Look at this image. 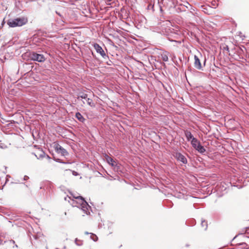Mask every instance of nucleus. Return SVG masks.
<instances>
[{
  "label": "nucleus",
  "instance_id": "1",
  "mask_svg": "<svg viewBox=\"0 0 249 249\" xmlns=\"http://www.w3.org/2000/svg\"><path fill=\"white\" fill-rule=\"evenodd\" d=\"M72 197L76 199H79L81 201L79 205H76L78 203L77 201L72 199L71 205L72 207H76L80 209L85 213L87 215L90 214V211L93 213L92 208L89 205L88 202L86 200L85 198L82 196L79 195L78 196H75L73 194H71Z\"/></svg>",
  "mask_w": 249,
  "mask_h": 249
},
{
  "label": "nucleus",
  "instance_id": "2",
  "mask_svg": "<svg viewBox=\"0 0 249 249\" xmlns=\"http://www.w3.org/2000/svg\"><path fill=\"white\" fill-rule=\"evenodd\" d=\"M28 19L24 17H18L15 18H10L8 20L7 23L10 27L14 28L21 27L26 24Z\"/></svg>",
  "mask_w": 249,
  "mask_h": 249
},
{
  "label": "nucleus",
  "instance_id": "3",
  "mask_svg": "<svg viewBox=\"0 0 249 249\" xmlns=\"http://www.w3.org/2000/svg\"><path fill=\"white\" fill-rule=\"evenodd\" d=\"M29 58L31 60L38 62H44L46 58L43 54L38 53L37 52H30L29 54Z\"/></svg>",
  "mask_w": 249,
  "mask_h": 249
},
{
  "label": "nucleus",
  "instance_id": "4",
  "mask_svg": "<svg viewBox=\"0 0 249 249\" xmlns=\"http://www.w3.org/2000/svg\"><path fill=\"white\" fill-rule=\"evenodd\" d=\"M235 55V59L237 60L241 58H244V53H248V50L244 46L238 47L234 49Z\"/></svg>",
  "mask_w": 249,
  "mask_h": 249
},
{
  "label": "nucleus",
  "instance_id": "5",
  "mask_svg": "<svg viewBox=\"0 0 249 249\" xmlns=\"http://www.w3.org/2000/svg\"><path fill=\"white\" fill-rule=\"evenodd\" d=\"M53 188L54 185L53 183L52 182L48 180L43 182L40 187V189L47 190L49 193V194H52L53 193Z\"/></svg>",
  "mask_w": 249,
  "mask_h": 249
},
{
  "label": "nucleus",
  "instance_id": "6",
  "mask_svg": "<svg viewBox=\"0 0 249 249\" xmlns=\"http://www.w3.org/2000/svg\"><path fill=\"white\" fill-rule=\"evenodd\" d=\"M53 148L57 153L60 154L62 156L65 157L69 155L68 152L58 142L53 143Z\"/></svg>",
  "mask_w": 249,
  "mask_h": 249
},
{
  "label": "nucleus",
  "instance_id": "7",
  "mask_svg": "<svg viewBox=\"0 0 249 249\" xmlns=\"http://www.w3.org/2000/svg\"><path fill=\"white\" fill-rule=\"evenodd\" d=\"M93 47L96 52L98 53H99L103 58L105 59L109 58L108 56L106 53L103 48L99 44L97 43H94L93 44Z\"/></svg>",
  "mask_w": 249,
  "mask_h": 249
},
{
  "label": "nucleus",
  "instance_id": "8",
  "mask_svg": "<svg viewBox=\"0 0 249 249\" xmlns=\"http://www.w3.org/2000/svg\"><path fill=\"white\" fill-rule=\"evenodd\" d=\"M173 156L178 161L181 162L184 164H186L187 163V159L181 153L179 152H176L174 153Z\"/></svg>",
  "mask_w": 249,
  "mask_h": 249
},
{
  "label": "nucleus",
  "instance_id": "9",
  "mask_svg": "<svg viewBox=\"0 0 249 249\" xmlns=\"http://www.w3.org/2000/svg\"><path fill=\"white\" fill-rule=\"evenodd\" d=\"M194 67L196 69L199 70H203V67L200 62V59L197 56L195 55L194 56Z\"/></svg>",
  "mask_w": 249,
  "mask_h": 249
},
{
  "label": "nucleus",
  "instance_id": "10",
  "mask_svg": "<svg viewBox=\"0 0 249 249\" xmlns=\"http://www.w3.org/2000/svg\"><path fill=\"white\" fill-rule=\"evenodd\" d=\"M104 160L106 161V162L111 165L112 167L114 165L115 163H116L117 161L114 160V159L111 157L107 155V154H105L104 155Z\"/></svg>",
  "mask_w": 249,
  "mask_h": 249
},
{
  "label": "nucleus",
  "instance_id": "11",
  "mask_svg": "<svg viewBox=\"0 0 249 249\" xmlns=\"http://www.w3.org/2000/svg\"><path fill=\"white\" fill-rule=\"evenodd\" d=\"M194 148L201 154H204L206 152V149L202 145L201 142L196 145Z\"/></svg>",
  "mask_w": 249,
  "mask_h": 249
},
{
  "label": "nucleus",
  "instance_id": "12",
  "mask_svg": "<svg viewBox=\"0 0 249 249\" xmlns=\"http://www.w3.org/2000/svg\"><path fill=\"white\" fill-rule=\"evenodd\" d=\"M75 117L81 123H84L86 121V119L79 112H76L75 114Z\"/></svg>",
  "mask_w": 249,
  "mask_h": 249
},
{
  "label": "nucleus",
  "instance_id": "13",
  "mask_svg": "<svg viewBox=\"0 0 249 249\" xmlns=\"http://www.w3.org/2000/svg\"><path fill=\"white\" fill-rule=\"evenodd\" d=\"M184 134H185V136L186 138V140L188 142H190L194 138V136H193V135L189 130H185L184 131Z\"/></svg>",
  "mask_w": 249,
  "mask_h": 249
},
{
  "label": "nucleus",
  "instance_id": "14",
  "mask_svg": "<svg viewBox=\"0 0 249 249\" xmlns=\"http://www.w3.org/2000/svg\"><path fill=\"white\" fill-rule=\"evenodd\" d=\"M6 122L8 123L7 124H6V127H7L8 128H14V126H15L16 124H18V122L14 121V120H8L6 121Z\"/></svg>",
  "mask_w": 249,
  "mask_h": 249
},
{
  "label": "nucleus",
  "instance_id": "15",
  "mask_svg": "<svg viewBox=\"0 0 249 249\" xmlns=\"http://www.w3.org/2000/svg\"><path fill=\"white\" fill-rule=\"evenodd\" d=\"M196 224V222L195 219H189L185 222V224L188 226H194Z\"/></svg>",
  "mask_w": 249,
  "mask_h": 249
},
{
  "label": "nucleus",
  "instance_id": "16",
  "mask_svg": "<svg viewBox=\"0 0 249 249\" xmlns=\"http://www.w3.org/2000/svg\"><path fill=\"white\" fill-rule=\"evenodd\" d=\"M190 142L193 148L195 147L196 145L200 143V142L195 137Z\"/></svg>",
  "mask_w": 249,
  "mask_h": 249
},
{
  "label": "nucleus",
  "instance_id": "17",
  "mask_svg": "<svg viewBox=\"0 0 249 249\" xmlns=\"http://www.w3.org/2000/svg\"><path fill=\"white\" fill-rule=\"evenodd\" d=\"M114 171L115 172H120L121 171V165L118 162L115 163L114 165L112 166Z\"/></svg>",
  "mask_w": 249,
  "mask_h": 249
},
{
  "label": "nucleus",
  "instance_id": "18",
  "mask_svg": "<svg viewBox=\"0 0 249 249\" xmlns=\"http://www.w3.org/2000/svg\"><path fill=\"white\" fill-rule=\"evenodd\" d=\"M168 53L167 52H164L161 54V57L163 61L167 62L168 61Z\"/></svg>",
  "mask_w": 249,
  "mask_h": 249
},
{
  "label": "nucleus",
  "instance_id": "19",
  "mask_svg": "<svg viewBox=\"0 0 249 249\" xmlns=\"http://www.w3.org/2000/svg\"><path fill=\"white\" fill-rule=\"evenodd\" d=\"M32 154L34 155L37 159H42L43 158L45 157L46 155V153L42 150H41V154H40L38 156H37L35 153H32Z\"/></svg>",
  "mask_w": 249,
  "mask_h": 249
},
{
  "label": "nucleus",
  "instance_id": "20",
  "mask_svg": "<svg viewBox=\"0 0 249 249\" xmlns=\"http://www.w3.org/2000/svg\"><path fill=\"white\" fill-rule=\"evenodd\" d=\"M238 246H241L242 249H249V245L245 242H242L238 244Z\"/></svg>",
  "mask_w": 249,
  "mask_h": 249
},
{
  "label": "nucleus",
  "instance_id": "21",
  "mask_svg": "<svg viewBox=\"0 0 249 249\" xmlns=\"http://www.w3.org/2000/svg\"><path fill=\"white\" fill-rule=\"evenodd\" d=\"M80 98H82V99H85L87 100V99L88 98V94H86V93H80L79 94H78V99H79Z\"/></svg>",
  "mask_w": 249,
  "mask_h": 249
},
{
  "label": "nucleus",
  "instance_id": "22",
  "mask_svg": "<svg viewBox=\"0 0 249 249\" xmlns=\"http://www.w3.org/2000/svg\"><path fill=\"white\" fill-rule=\"evenodd\" d=\"M90 235V239L94 242H96L98 240V237L95 234L91 233Z\"/></svg>",
  "mask_w": 249,
  "mask_h": 249
},
{
  "label": "nucleus",
  "instance_id": "23",
  "mask_svg": "<svg viewBox=\"0 0 249 249\" xmlns=\"http://www.w3.org/2000/svg\"><path fill=\"white\" fill-rule=\"evenodd\" d=\"M187 72H191V73H200L201 72L196 71L194 69L192 68L191 66H188L187 68Z\"/></svg>",
  "mask_w": 249,
  "mask_h": 249
},
{
  "label": "nucleus",
  "instance_id": "24",
  "mask_svg": "<svg viewBox=\"0 0 249 249\" xmlns=\"http://www.w3.org/2000/svg\"><path fill=\"white\" fill-rule=\"evenodd\" d=\"M87 104L91 107H95V104L93 103L92 100L90 98H88L86 100Z\"/></svg>",
  "mask_w": 249,
  "mask_h": 249
},
{
  "label": "nucleus",
  "instance_id": "25",
  "mask_svg": "<svg viewBox=\"0 0 249 249\" xmlns=\"http://www.w3.org/2000/svg\"><path fill=\"white\" fill-rule=\"evenodd\" d=\"M83 240L78 239L77 238H75L74 240L75 244L78 246H81L83 245Z\"/></svg>",
  "mask_w": 249,
  "mask_h": 249
},
{
  "label": "nucleus",
  "instance_id": "26",
  "mask_svg": "<svg viewBox=\"0 0 249 249\" xmlns=\"http://www.w3.org/2000/svg\"><path fill=\"white\" fill-rule=\"evenodd\" d=\"M201 226L202 227H205V230H206L208 227L207 222L205 220H201Z\"/></svg>",
  "mask_w": 249,
  "mask_h": 249
},
{
  "label": "nucleus",
  "instance_id": "27",
  "mask_svg": "<svg viewBox=\"0 0 249 249\" xmlns=\"http://www.w3.org/2000/svg\"><path fill=\"white\" fill-rule=\"evenodd\" d=\"M244 55H245V56L244 57V58H241V59H243V60L247 61V59L248 58H249V51H248V53H244Z\"/></svg>",
  "mask_w": 249,
  "mask_h": 249
},
{
  "label": "nucleus",
  "instance_id": "28",
  "mask_svg": "<svg viewBox=\"0 0 249 249\" xmlns=\"http://www.w3.org/2000/svg\"><path fill=\"white\" fill-rule=\"evenodd\" d=\"M222 50L223 51H226L228 53L230 52L229 47L228 45H225L223 46Z\"/></svg>",
  "mask_w": 249,
  "mask_h": 249
},
{
  "label": "nucleus",
  "instance_id": "29",
  "mask_svg": "<svg viewBox=\"0 0 249 249\" xmlns=\"http://www.w3.org/2000/svg\"><path fill=\"white\" fill-rule=\"evenodd\" d=\"M166 201H167V202H168L169 203L167 205V207H168L170 208H172L173 206V203H172V202L169 200H167Z\"/></svg>",
  "mask_w": 249,
  "mask_h": 249
},
{
  "label": "nucleus",
  "instance_id": "30",
  "mask_svg": "<svg viewBox=\"0 0 249 249\" xmlns=\"http://www.w3.org/2000/svg\"><path fill=\"white\" fill-rule=\"evenodd\" d=\"M59 163H63V164H71V162H68V161H63L62 160L60 159V162H59Z\"/></svg>",
  "mask_w": 249,
  "mask_h": 249
},
{
  "label": "nucleus",
  "instance_id": "31",
  "mask_svg": "<svg viewBox=\"0 0 249 249\" xmlns=\"http://www.w3.org/2000/svg\"><path fill=\"white\" fill-rule=\"evenodd\" d=\"M68 170L71 171V170L70 169H68ZM72 175L74 176H76L78 175V172H77L75 171H72Z\"/></svg>",
  "mask_w": 249,
  "mask_h": 249
},
{
  "label": "nucleus",
  "instance_id": "32",
  "mask_svg": "<svg viewBox=\"0 0 249 249\" xmlns=\"http://www.w3.org/2000/svg\"><path fill=\"white\" fill-rule=\"evenodd\" d=\"M212 4L213 6H216L217 5V2L214 0H213L212 1Z\"/></svg>",
  "mask_w": 249,
  "mask_h": 249
},
{
  "label": "nucleus",
  "instance_id": "33",
  "mask_svg": "<svg viewBox=\"0 0 249 249\" xmlns=\"http://www.w3.org/2000/svg\"><path fill=\"white\" fill-rule=\"evenodd\" d=\"M55 13L56 14L58 15L60 17H61L62 18H63V16H62V15L59 12L56 11H55Z\"/></svg>",
  "mask_w": 249,
  "mask_h": 249
},
{
  "label": "nucleus",
  "instance_id": "34",
  "mask_svg": "<svg viewBox=\"0 0 249 249\" xmlns=\"http://www.w3.org/2000/svg\"><path fill=\"white\" fill-rule=\"evenodd\" d=\"M53 160L55 161H56V162H60V159L56 158H55V157H53Z\"/></svg>",
  "mask_w": 249,
  "mask_h": 249
},
{
  "label": "nucleus",
  "instance_id": "35",
  "mask_svg": "<svg viewBox=\"0 0 249 249\" xmlns=\"http://www.w3.org/2000/svg\"><path fill=\"white\" fill-rule=\"evenodd\" d=\"M29 177L28 176L25 175L23 177V180L26 181L28 179H29Z\"/></svg>",
  "mask_w": 249,
  "mask_h": 249
},
{
  "label": "nucleus",
  "instance_id": "36",
  "mask_svg": "<svg viewBox=\"0 0 249 249\" xmlns=\"http://www.w3.org/2000/svg\"><path fill=\"white\" fill-rule=\"evenodd\" d=\"M7 242V241H3L1 239H0V245H3Z\"/></svg>",
  "mask_w": 249,
  "mask_h": 249
},
{
  "label": "nucleus",
  "instance_id": "37",
  "mask_svg": "<svg viewBox=\"0 0 249 249\" xmlns=\"http://www.w3.org/2000/svg\"><path fill=\"white\" fill-rule=\"evenodd\" d=\"M9 242L11 244H15V241L14 240H12V239L9 240Z\"/></svg>",
  "mask_w": 249,
  "mask_h": 249
},
{
  "label": "nucleus",
  "instance_id": "38",
  "mask_svg": "<svg viewBox=\"0 0 249 249\" xmlns=\"http://www.w3.org/2000/svg\"><path fill=\"white\" fill-rule=\"evenodd\" d=\"M45 157H46L48 160H50L51 159V157H50V156L47 154H46Z\"/></svg>",
  "mask_w": 249,
  "mask_h": 249
},
{
  "label": "nucleus",
  "instance_id": "39",
  "mask_svg": "<svg viewBox=\"0 0 249 249\" xmlns=\"http://www.w3.org/2000/svg\"><path fill=\"white\" fill-rule=\"evenodd\" d=\"M33 237H34V238L36 240L37 239V238H38V236H37V235H33Z\"/></svg>",
  "mask_w": 249,
  "mask_h": 249
},
{
  "label": "nucleus",
  "instance_id": "40",
  "mask_svg": "<svg viewBox=\"0 0 249 249\" xmlns=\"http://www.w3.org/2000/svg\"><path fill=\"white\" fill-rule=\"evenodd\" d=\"M84 233H85V234L89 235V234H90L91 233L89 232H88V231H85V232H84Z\"/></svg>",
  "mask_w": 249,
  "mask_h": 249
},
{
  "label": "nucleus",
  "instance_id": "41",
  "mask_svg": "<svg viewBox=\"0 0 249 249\" xmlns=\"http://www.w3.org/2000/svg\"><path fill=\"white\" fill-rule=\"evenodd\" d=\"M185 247H187V248H188L190 247V245L189 244H185Z\"/></svg>",
  "mask_w": 249,
  "mask_h": 249
},
{
  "label": "nucleus",
  "instance_id": "42",
  "mask_svg": "<svg viewBox=\"0 0 249 249\" xmlns=\"http://www.w3.org/2000/svg\"><path fill=\"white\" fill-rule=\"evenodd\" d=\"M15 247L18 248V246L17 244H15L14 246L13 247V248H14Z\"/></svg>",
  "mask_w": 249,
  "mask_h": 249
},
{
  "label": "nucleus",
  "instance_id": "43",
  "mask_svg": "<svg viewBox=\"0 0 249 249\" xmlns=\"http://www.w3.org/2000/svg\"><path fill=\"white\" fill-rule=\"evenodd\" d=\"M238 236V235H236L234 237V238L232 239L231 241H233Z\"/></svg>",
  "mask_w": 249,
  "mask_h": 249
},
{
  "label": "nucleus",
  "instance_id": "44",
  "mask_svg": "<svg viewBox=\"0 0 249 249\" xmlns=\"http://www.w3.org/2000/svg\"><path fill=\"white\" fill-rule=\"evenodd\" d=\"M0 147L1 148H4V147L2 145H1V144H0Z\"/></svg>",
  "mask_w": 249,
  "mask_h": 249
},
{
  "label": "nucleus",
  "instance_id": "45",
  "mask_svg": "<svg viewBox=\"0 0 249 249\" xmlns=\"http://www.w3.org/2000/svg\"><path fill=\"white\" fill-rule=\"evenodd\" d=\"M206 62V59H205L204 61V63H203L204 66H205Z\"/></svg>",
  "mask_w": 249,
  "mask_h": 249
},
{
  "label": "nucleus",
  "instance_id": "46",
  "mask_svg": "<svg viewBox=\"0 0 249 249\" xmlns=\"http://www.w3.org/2000/svg\"><path fill=\"white\" fill-rule=\"evenodd\" d=\"M178 10H180V11H185V10H181L180 8H178Z\"/></svg>",
  "mask_w": 249,
  "mask_h": 249
},
{
  "label": "nucleus",
  "instance_id": "47",
  "mask_svg": "<svg viewBox=\"0 0 249 249\" xmlns=\"http://www.w3.org/2000/svg\"><path fill=\"white\" fill-rule=\"evenodd\" d=\"M2 120H3V121H5V120H4V119H3V118H2ZM6 121H5V122H6Z\"/></svg>",
  "mask_w": 249,
  "mask_h": 249
},
{
  "label": "nucleus",
  "instance_id": "48",
  "mask_svg": "<svg viewBox=\"0 0 249 249\" xmlns=\"http://www.w3.org/2000/svg\"><path fill=\"white\" fill-rule=\"evenodd\" d=\"M92 54L93 56H94V55L93 53H92Z\"/></svg>",
  "mask_w": 249,
  "mask_h": 249
}]
</instances>
